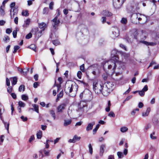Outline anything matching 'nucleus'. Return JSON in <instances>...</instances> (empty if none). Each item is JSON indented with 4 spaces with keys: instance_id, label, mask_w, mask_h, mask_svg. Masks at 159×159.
<instances>
[{
    "instance_id": "864d4df0",
    "label": "nucleus",
    "mask_w": 159,
    "mask_h": 159,
    "mask_svg": "<svg viewBox=\"0 0 159 159\" xmlns=\"http://www.w3.org/2000/svg\"><path fill=\"white\" fill-rule=\"evenodd\" d=\"M63 96V92L62 91H61L60 93L58 94L57 95V96H58V97H59L60 98H61V97H62Z\"/></svg>"
},
{
    "instance_id": "bb28decb",
    "label": "nucleus",
    "mask_w": 159,
    "mask_h": 159,
    "mask_svg": "<svg viewBox=\"0 0 159 159\" xmlns=\"http://www.w3.org/2000/svg\"><path fill=\"white\" fill-rule=\"evenodd\" d=\"M30 19H27L25 21V24L24 26L25 27L27 26L30 24Z\"/></svg>"
},
{
    "instance_id": "4c0bfd02",
    "label": "nucleus",
    "mask_w": 159,
    "mask_h": 159,
    "mask_svg": "<svg viewBox=\"0 0 159 159\" xmlns=\"http://www.w3.org/2000/svg\"><path fill=\"white\" fill-rule=\"evenodd\" d=\"M50 113L52 115L54 120L55 119L56 117L54 111L52 110L50 111Z\"/></svg>"
},
{
    "instance_id": "a18cd8bd",
    "label": "nucleus",
    "mask_w": 159,
    "mask_h": 159,
    "mask_svg": "<svg viewBox=\"0 0 159 159\" xmlns=\"http://www.w3.org/2000/svg\"><path fill=\"white\" fill-rule=\"evenodd\" d=\"M48 11V7L44 8L43 11V13L44 14H47Z\"/></svg>"
},
{
    "instance_id": "7c9ffc66",
    "label": "nucleus",
    "mask_w": 159,
    "mask_h": 159,
    "mask_svg": "<svg viewBox=\"0 0 159 159\" xmlns=\"http://www.w3.org/2000/svg\"><path fill=\"white\" fill-rule=\"evenodd\" d=\"M19 106L20 107H25V104L21 101H19L18 102Z\"/></svg>"
},
{
    "instance_id": "0e129e2a",
    "label": "nucleus",
    "mask_w": 159,
    "mask_h": 159,
    "mask_svg": "<svg viewBox=\"0 0 159 159\" xmlns=\"http://www.w3.org/2000/svg\"><path fill=\"white\" fill-rule=\"evenodd\" d=\"M83 122L82 121H80L76 123L75 125V126H77L81 125Z\"/></svg>"
},
{
    "instance_id": "ddd939ff",
    "label": "nucleus",
    "mask_w": 159,
    "mask_h": 159,
    "mask_svg": "<svg viewBox=\"0 0 159 159\" xmlns=\"http://www.w3.org/2000/svg\"><path fill=\"white\" fill-rule=\"evenodd\" d=\"M106 145L105 144H102L100 146L99 154L101 156H102L104 152V149L106 148Z\"/></svg>"
},
{
    "instance_id": "72a5a7b5",
    "label": "nucleus",
    "mask_w": 159,
    "mask_h": 159,
    "mask_svg": "<svg viewBox=\"0 0 159 159\" xmlns=\"http://www.w3.org/2000/svg\"><path fill=\"white\" fill-rule=\"evenodd\" d=\"M52 43L55 46L58 45L60 44L59 41L57 40H54L52 41Z\"/></svg>"
},
{
    "instance_id": "bf43d9fd",
    "label": "nucleus",
    "mask_w": 159,
    "mask_h": 159,
    "mask_svg": "<svg viewBox=\"0 0 159 159\" xmlns=\"http://www.w3.org/2000/svg\"><path fill=\"white\" fill-rule=\"evenodd\" d=\"M12 31V30L11 29H7L6 30V33L8 34H10Z\"/></svg>"
},
{
    "instance_id": "a19ab883",
    "label": "nucleus",
    "mask_w": 159,
    "mask_h": 159,
    "mask_svg": "<svg viewBox=\"0 0 159 159\" xmlns=\"http://www.w3.org/2000/svg\"><path fill=\"white\" fill-rule=\"evenodd\" d=\"M117 155L118 157V158H122L123 156V154L121 152H118Z\"/></svg>"
},
{
    "instance_id": "58836bf2",
    "label": "nucleus",
    "mask_w": 159,
    "mask_h": 159,
    "mask_svg": "<svg viewBox=\"0 0 159 159\" xmlns=\"http://www.w3.org/2000/svg\"><path fill=\"white\" fill-rule=\"evenodd\" d=\"M17 82V78L16 77H14L13 78V81L12 84L13 85H14L16 84Z\"/></svg>"
},
{
    "instance_id": "c03bdc74",
    "label": "nucleus",
    "mask_w": 159,
    "mask_h": 159,
    "mask_svg": "<svg viewBox=\"0 0 159 159\" xmlns=\"http://www.w3.org/2000/svg\"><path fill=\"white\" fill-rule=\"evenodd\" d=\"M82 75V73L81 71H79L78 72L77 76L79 79H80L81 78Z\"/></svg>"
},
{
    "instance_id": "6e6d98bb",
    "label": "nucleus",
    "mask_w": 159,
    "mask_h": 159,
    "mask_svg": "<svg viewBox=\"0 0 159 159\" xmlns=\"http://www.w3.org/2000/svg\"><path fill=\"white\" fill-rule=\"evenodd\" d=\"M78 81L79 83V84H83L84 86H86L87 85V84H86V83H85L83 81L79 80Z\"/></svg>"
},
{
    "instance_id": "cd10ccee",
    "label": "nucleus",
    "mask_w": 159,
    "mask_h": 159,
    "mask_svg": "<svg viewBox=\"0 0 159 159\" xmlns=\"http://www.w3.org/2000/svg\"><path fill=\"white\" fill-rule=\"evenodd\" d=\"M100 125L99 124L97 125L96 126V128L93 130V134H95L98 129L99 128Z\"/></svg>"
},
{
    "instance_id": "9d476101",
    "label": "nucleus",
    "mask_w": 159,
    "mask_h": 159,
    "mask_svg": "<svg viewBox=\"0 0 159 159\" xmlns=\"http://www.w3.org/2000/svg\"><path fill=\"white\" fill-rule=\"evenodd\" d=\"M112 37L113 38L116 37L119 35V30L117 27H114L112 29Z\"/></svg>"
},
{
    "instance_id": "dca6fc26",
    "label": "nucleus",
    "mask_w": 159,
    "mask_h": 159,
    "mask_svg": "<svg viewBox=\"0 0 159 159\" xmlns=\"http://www.w3.org/2000/svg\"><path fill=\"white\" fill-rule=\"evenodd\" d=\"M80 137H78L76 135H75L74 136L72 139H70V143H75L77 141L80 140Z\"/></svg>"
},
{
    "instance_id": "de8ad7c7",
    "label": "nucleus",
    "mask_w": 159,
    "mask_h": 159,
    "mask_svg": "<svg viewBox=\"0 0 159 159\" xmlns=\"http://www.w3.org/2000/svg\"><path fill=\"white\" fill-rule=\"evenodd\" d=\"M80 70L83 72H84L85 71V69L84 67V64H82L80 66Z\"/></svg>"
},
{
    "instance_id": "a211bd4d",
    "label": "nucleus",
    "mask_w": 159,
    "mask_h": 159,
    "mask_svg": "<svg viewBox=\"0 0 159 159\" xmlns=\"http://www.w3.org/2000/svg\"><path fill=\"white\" fill-rule=\"evenodd\" d=\"M66 107L65 104H61L59 105L57 107V111L58 112H61L62 111L65 109Z\"/></svg>"
},
{
    "instance_id": "8fccbe9b",
    "label": "nucleus",
    "mask_w": 159,
    "mask_h": 159,
    "mask_svg": "<svg viewBox=\"0 0 159 159\" xmlns=\"http://www.w3.org/2000/svg\"><path fill=\"white\" fill-rule=\"evenodd\" d=\"M140 43H143L147 45H149L151 44V43H148V42L146 41H140Z\"/></svg>"
},
{
    "instance_id": "7ed1b4c3",
    "label": "nucleus",
    "mask_w": 159,
    "mask_h": 159,
    "mask_svg": "<svg viewBox=\"0 0 159 159\" xmlns=\"http://www.w3.org/2000/svg\"><path fill=\"white\" fill-rule=\"evenodd\" d=\"M117 61L111 59L106 62L103 66V67L107 66L108 69H112L113 71V72H114L116 67V62Z\"/></svg>"
},
{
    "instance_id": "20e7f679",
    "label": "nucleus",
    "mask_w": 159,
    "mask_h": 159,
    "mask_svg": "<svg viewBox=\"0 0 159 159\" xmlns=\"http://www.w3.org/2000/svg\"><path fill=\"white\" fill-rule=\"evenodd\" d=\"M139 8V3L137 2H134L131 5L127 7L128 10L131 12H135L138 10Z\"/></svg>"
},
{
    "instance_id": "39448f33",
    "label": "nucleus",
    "mask_w": 159,
    "mask_h": 159,
    "mask_svg": "<svg viewBox=\"0 0 159 159\" xmlns=\"http://www.w3.org/2000/svg\"><path fill=\"white\" fill-rule=\"evenodd\" d=\"M113 5L115 8H120L124 2V0H113Z\"/></svg>"
},
{
    "instance_id": "5fc2aeb1",
    "label": "nucleus",
    "mask_w": 159,
    "mask_h": 159,
    "mask_svg": "<svg viewBox=\"0 0 159 159\" xmlns=\"http://www.w3.org/2000/svg\"><path fill=\"white\" fill-rule=\"evenodd\" d=\"M54 5L53 2H51L49 5V8L51 10L53 9V7Z\"/></svg>"
},
{
    "instance_id": "e433bc0d",
    "label": "nucleus",
    "mask_w": 159,
    "mask_h": 159,
    "mask_svg": "<svg viewBox=\"0 0 159 159\" xmlns=\"http://www.w3.org/2000/svg\"><path fill=\"white\" fill-rule=\"evenodd\" d=\"M155 134V132H153L150 135V138L152 139H156L157 138L156 137L153 136Z\"/></svg>"
},
{
    "instance_id": "a878e982",
    "label": "nucleus",
    "mask_w": 159,
    "mask_h": 159,
    "mask_svg": "<svg viewBox=\"0 0 159 159\" xmlns=\"http://www.w3.org/2000/svg\"><path fill=\"white\" fill-rule=\"evenodd\" d=\"M128 130V128L126 127H123L120 128V130L121 132L124 133L127 131Z\"/></svg>"
},
{
    "instance_id": "c756f323",
    "label": "nucleus",
    "mask_w": 159,
    "mask_h": 159,
    "mask_svg": "<svg viewBox=\"0 0 159 159\" xmlns=\"http://www.w3.org/2000/svg\"><path fill=\"white\" fill-rule=\"evenodd\" d=\"M25 86L23 85H21L19 88V91L20 92H23L25 90Z\"/></svg>"
},
{
    "instance_id": "6e6552de",
    "label": "nucleus",
    "mask_w": 159,
    "mask_h": 159,
    "mask_svg": "<svg viewBox=\"0 0 159 159\" xmlns=\"http://www.w3.org/2000/svg\"><path fill=\"white\" fill-rule=\"evenodd\" d=\"M80 107L79 108L78 111H81L82 113L85 110L84 108H87V105L85 102H81L80 103Z\"/></svg>"
},
{
    "instance_id": "b1692460",
    "label": "nucleus",
    "mask_w": 159,
    "mask_h": 159,
    "mask_svg": "<svg viewBox=\"0 0 159 159\" xmlns=\"http://www.w3.org/2000/svg\"><path fill=\"white\" fill-rule=\"evenodd\" d=\"M18 30V28H16V30L13 31L12 34L14 38H16V37L17 32Z\"/></svg>"
},
{
    "instance_id": "e2e57ef3",
    "label": "nucleus",
    "mask_w": 159,
    "mask_h": 159,
    "mask_svg": "<svg viewBox=\"0 0 159 159\" xmlns=\"http://www.w3.org/2000/svg\"><path fill=\"white\" fill-rule=\"evenodd\" d=\"M6 84L7 86H9L10 85V81L9 80L8 78H6Z\"/></svg>"
},
{
    "instance_id": "f257e3e1",
    "label": "nucleus",
    "mask_w": 159,
    "mask_h": 159,
    "mask_svg": "<svg viewBox=\"0 0 159 159\" xmlns=\"http://www.w3.org/2000/svg\"><path fill=\"white\" fill-rule=\"evenodd\" d=\"M93 88L94 91L96 93H102L103 95L104 85L101 80H94L93 82Z\"/></svg>"
},
{
    "instance_id": "ea45409f",
    "label": "nucleus",
    "mask_w": 159,
    "mask_h": 159,
    "mask_svg": "<svg viewBox=\"0 0 159 159\" xmlns=\"http://www.w3.org/2000/svg\"><path fill=\"white\" fill-rule=\"evenodd\" d=\"M121 22L123 24H125L127 22V19L125 18H123L121 20Z\"/></svg>"
},
{
    "instance_id": "6ab92c4d",
    "label": "nucleus",
    "mask_w": 159,
    "mask_h": 159,
    "mask_svg": "<svg viewBox=\"0 0 159 159\" xmlns=\"http://www.w3.org/2000/svg\"><path fill=\"white\" fill-rule=\"evenodd\" d=\"M39 28L42 29L43 30H44L46 28V24L44 22H42L39 24Z\"/></svg>"
},
{
    "instance_id": "1a4fd4ad",
    "label": "nucleus",
    "mask_w": 159,
    "mask_h": 159,
    "mask_svg": "<svg viewBox=\"0 0 159 159\" xmlns=\"http://www.w3.org/2000/svg\"><path fill=\"white\" fill-rule=\"evenodd\" d=\"M139 15H138L136 13H134L131 16V19L133 23H137L138 17Z\"/></svg>"
},
{
    "instance_id": "774afa93",
    "label": "nucleus",
    "mask_w": 159,
    "mask_h": 159,
    "mask_svg": "<svg viewBox=\"0 0 159 159\" xmlns=\"http://www.w3.org/2000/svg\"><path fill=\"white\" fill-rule=\"evenodd\" d=\"M34 135H32L31 136L30 138L29 139V142H31L32 140H34Z\"/></svg>"
},
{
    "instance_id": "338daca9",
    "label": "nucleus",
    "mask_w": 159,
    "mask_h": 159,
    "mask_svg": "<svg viewBox=\"0 0 159 159\" xmlns=\"http://www.w3.org/2000/svg\"><path fill=\"white\" fill-rule=\"evenodd\" d=\"M16 5L15 3V2H12L10 5V7L11 8H15L14 7Z\"/></svg>"
},
{
    "instance_id": "c85d7f7f",
    "label": "nucleus",
    "mask_w": 159,
    "mask_h": 159,
    "mask_svg": "<svg viewBox=\"0 0 159 159\" xmlns=\"http://www.w3.org/2000/svg\"><path fill=\"white\" fill-rule=\"evenodd\" d=\"M42 132L41 131H39L37 134V137L38 139H40L42 137Z\"/></svg>"
},
{
    "instance_id": "473e14b6",
    "label": "nucleus",
    "mask_w": 159,
    "mask_h": 159,
    "mask_svg": "<svg viewBox=\"0 0 159 159\" xmlns=\"http://www.w3.org/2000/svg\"><path fill=\"white\" fill-rule=\"evenodd\" d=\"M3 123H4L5 127L6 128V129L7 130L8 133H9V123H8L7 124V126L6 127V125L7 124L6 122H5L3 121Z\"/></svg>"
},
{
    "instance_id": "f3484780",
    "label": "nucleus",
    "mask_w": 159,
    "mask_h": 159,
    "mask_svg": "<svg viewBox=\"0 0 159 159\" xmlns=\"http://www.w3.org/2000/svg\"><path fill=\"white\" fill-rule=\"evenodd\" d=\"M151 111V108L150 107H148L146 111V112H143L142 113V115L143 117L147 116H148L150 112Z\"/></svg>"
},
{
    "instance_id": "f8f14e48",
    "label": "nucleus",
    "mask_w": 159,
    "mask_h": 159,
    "mask_svg": "<svg viewBox=\"0 0 159 159\" xmlns=\"http://www.w3.org/2000/svg\"><path fill=\"white\" fill-rule=\"evenodd\" d=\"M148 89L147 85H145L142 90L138 91V92L139 94L142 97L144 96L145 94V92L147 91Z\"/></svg>"
},
{
    "instance_id": "412c9836",
    "label": "nucleus",
    "mask_w": 159,
    "mask_h": 159,
    "mask_svg": "<svg viewBox=\"0 0 159 159\" xmlns=\"http://www.w3.org/2000/svg\"><path fill=\"white\" fill-rule=\"evenodd\" d=\"M58 80L60 83V84L57 85V91H58L60 88V85L62 83V79L61 77H60L58 78Z\"/></svg>"
},
{
    "instance_id": "4be33fe9",
    "label": "nucleus",
    "mask_w": 159,
    "mask_h": 159,
    "mask_svg": "<svg viewBox=\"0 0 159 159\" xmlns=\"http://www.w3.org/2000/svg\"><path fill=\"white\" fill-rule=\"evenodd\" d=\"M103 14L107 16H110L112 15V13L107 11H103Z\"/></svg>"
},
{
    "instance_id": "4d7b16f0",
    "label": "nucleus",
    "mask_w": 159,
    "mask_h": 159,
    "mask_svg": "<svg viewBox=\"0 0 159 159\" xmlns=\"http://www.w3.org/2000/svg\"><path fill=\"white\" fill-rule=\"evenodd\" d=\"M70 124V121L68 120V121H66V120H65V122H64V126H67L68 125H69Z\"/></svg>"
},
{
    "instance_id": "5701e85b",
    "label": "nucleus",
    "mask_w": 159,
    "mask_h": 159,
    "mask_svg": "<svg viewBox=\"0 0 159 159\" xmlns=\"http://www.w3.org/2000/svg\"><path fill=\"white\" fill-rule=\"evenodd\" d=\"M3 40L5 43L8 42L10 40V38L7 35L4 36L3 39Z\"/></svg>"
},
{
    "instance_id": "4468645a",
    "label": "nucleus",
    "mask_w": 159,
    "mask_h": 159,
    "mask_svg": "<svg viewBox=\"0 0 159 159\" xmlns=\"http://www.w3.org/2000/svg\"><path fill=\"white\" fill-rule=\"evenodd\" d=\"M17 10L15 8H11L10 12H11V18L12 19L14 18V16L17 13Z\"/></svg>"
},
{
    "instance_id": "37998d69",
    "label": "nucleus",
    "mask_w": 159,
    "mask_h": 159,
    "mask_svg": "<svg viewBox=\"0 0 159 159\" xmlns=\"http://www.w3.org/2000/svg\"><path fill=\"white\" fill-rule=\"evenodd\" d=\"M22 15L25 16H27L29 15V13L27 11H23L22 12Z\"/></svg>"
},
{
    "instance_id": "f704fd0d",
    "label": "nucleus",
    "mask_w": 159,
    "mask_h": 159,
    "mask_svg": "<svg viewBox=\"0 0 159 159\" xmlns=\"http://www.w3.org/2000/svg\"><path fill=\"white\" fill-rule=\"evenodd\" d=\"M29 47L35 52H36L35 46L34 44H31Z\"/></svg>"
},
{
    "instance_id": "49530a36",
    "label": "nucleus",
    "mask_w": 159,
    "mask_h": 159,
    "mask_svg": "<svg viewBox=\"0 0 159 159\" xmlns=\"http://www.w3.org/2000/svg\"><path fill=\"white\" fill-rule=\"evenodd\" d=\"M108 116L110 117H115V114L112 111H111L108 114Z\"/></svg>"
},
{
    "instance_id": "393cba45",
    "label": "nucleus",
    "mask_w": 159,
    "mask_h": 159,
    "mask_svg": "<svg viewBox=\"0 0 159 159\" xmlns=\"http://www.w3.org/2000/svg\"><path fill=\"white\" fill-rule=\"evenodd\" d=\"M21 99L24 101H26L28 99V97L26 95L23 94L21 96Z\"/></svg>"
},
{
    "instance_id": "aec40b11",
    "label": "nucleus",
    "mask_w": 159,
    "mask_h": 159,
    "mask_svg": "<svg viewBox=\"0 0 159 159\" xmlns=\"http://www.w3.org/2000/svg\"><path fill=\"white\" fill-rule=\"evenodd\" d=\"M4 8V6H2L0 7V13L2 16H4L5 15Z\"/></svg>"
},
{
    "instance_id": "0eeeda50",
    "label": "nucleus",
    "mask_w": 159,
    "mask_h": 159,
    "mask_svg": "<svg viewBox=\"0 0 159 159\" xmlns=\"http://www.w3.org/2000/svg\"><path fill=\"white\" fill-rule=\"evenodd\" d=\"M117 52L116 49L112 50L111 53V59L115 60V61H118L119 57L117 55Z\"/></svg>"
},
{
    "instance_id": "680f3d73",
    "label": "nucleus",
    "mask_w": 159,
    "mask_h": 159,
    "mask_svg": "<svg viewBox=\"0 0 159 159\" xmlns=\"http://www.w3.org/2000/svg\"><path fill=\"white\" fill-rule=\"evenodd\" d=\"M44 154L46 156H48L49 155V151H46L45 150L43 151Z\"/></svg>"
},
{
    "instance_id": "69168bd1",
    "label": "nucleus",
    "mask_w": 159,
    "mask_h": 159,
    "mask_svg": "<svg viewBox=\"0 0 159 159\" xmlns=\"http://www.w3.org/2000/svg\"><path fill=\"white\" fill-rule=\"evenodd\" d=\"M12 88L11 87H9L7 89V92L9 93H11L12 92Z\"/></svg>"
},
{
    "instance_id": "3c124183",
    "label": "nucleus",
    "mask_w": 159,
    "mask_h": 159,
    "mask_svg": "<svg viewBox=\"0 0 159 159\" xmlns=\"http://www.w3.org/2000/svg\"><path fill=\"white\" fill-rule=\"evenodd\" d=\"M32 34L31 33H29L26 36L25 38L27 39H28L31 38L32 37Z\"/></svg>"
},
{
    "instance_id": "2eb2a0df",
    "label": "nucleus",
    "mask_w": 159,
    "mask_h": 159,
    "mask_svg": "<svg viewBox=\"0 0 159 159\" xmlns=\"http://www.w3.org/2000/svg\"><path fill=\"white\" fill-rule=\"evenodd\" d=\"M95 122L94 121L89 123L86 127V130L87 131L90 130L92 129L93 126L94 125Z\"/></svg>"
},
{
    "instance_id": "f03ea898",
    "label": "nucleus",
    "mask_w": 159,
    "mask_h": 159,
    "mask_svg": "<svg viewBox=\"0 0 159 159\" xmlns=\"http://www.w3.org/2000/svg\"><path fill=\"white\" fill-rule=\"evenodd\" d=\"M113 86L114 84L111 82H108L106 83L105 86H104L103 95L105 96L108 95L110 90H111V88Z\"/></svg>"
},
{
    "instance_id": "79ce46f5",
    "label": "nucleus",
    "mask_w": 159,
    "mask_h": 159,
    "mask_svg": "<svg viewBox=\"0 0 159 159\" xmlns=\"http://www.w3.org/2000/svg\"><path fill=\"white\" fill-rule=\"evenodd\" d=\"M20 48V47L18 46H15L14 47V50L13 51V53H15Z\"/></svg>"
},
{
    "instance_id": "423d86ee",
    "label": "nucleus",
    "mask_w": 159,
    "mask_h": 159,
    "mask_svg": "<svg viewBox=\"0 0 159 159\" xmlns=\"http://www.w3.org/2000/svg\"><path fill=\"white\" fill-rule=\"evenodd\" d=\"M78 88V86L76 83L73 81H72L71 82V87L70 88V93L73 91L75 93V94L74 95H71V97H74L75 96V93L77 91Z\"/></svg>"
},
{
    "instance_id": "052dcab7",
    "label": "nucleus",
    "mask_w": 159,
    "mask_h": 159,
    "mask_svg": "<svg viewBox=\"0 0 159 159\" xmlns=\"http://www.w3.org/2000/svg\"><path fill=\"white\" fill-rule=\"evenodd\" d=\"M20 118L24 121H25L27 120V117H25L24 116H21Z\"/></svg>"
},
{
    "instance_id": "13d9d810",
    "label": "nucleus",
    "mask_w": 159,
    "mask_h": 159,
    "mask_svg": "<svg viewBox=\"0 0 159 159\" xmlns=\"http://www.w3.org/2000/svg\"><path fill=\"white\" fill-rule=\"evenodd\" d=\"M138 34V32L137 31H135L134 33V38L135 39H137V36Z\"/></svg>"
},
{
    "instance_id": "9b49d317",
    "label": "nucleus",
    "mask_w": 159,
    "mask_h": 159,
    "mask_svg": "<svg viewBox=\"0 0 159 159\" xmlns=\"http://www.w3.org/2000/svg\"><path fill=\"white\" fill-rule=\"evenodd\" d=\"M60 20L57 19V16H56L55 18L53 20L52 25L54 28L56 29L60 23Z\"/></svg>"
},
{
    "instance_id": "2f4dec72",
    "label": "nucleus",
    "mask_w": 159,
    "mask_h": 159,
    "mask_svg": "<svg viewBox=\"0 0 159 159\" xmlns=\"http://www.w3.org/2000/svg\"><path fill=\"white\" fill-rule=\"evenodd\" d=\"M33 106L34 107L35 111L37 113L39 112V107L37 105L34 104L33 105Z\"/></svg>"
},
{
    "instance_id": "c9c22d12",
    "label": "nucleus",
    "mask_w": 159,
    "mask_h": 159,
    "mask_svg": "<svg viewBox=\"0 0 159 159\" xmlns=\"http://www.w3.org/2000/svg\"><path fill=\"white\" fill-rule=\"evenodd\" d=\"M89 153L91 154H92L93 153V148L91 144H89Z\"/></svg>"
},
{
    "instance_id": "603ef678",
    "label": "nucleus",
    "mask_w": 159,
    "mask_h": 159,
    "mask_svg": "<svg viewBox=\"0 0 159 159\" xmlns=\"http://www.w3.org/2000/svg\"><path fill=\"white\" fill-rule=\"evenodd\" d=\"M4 136L2 135L0 136V144H1L3 142L4 140Z\"/></svg>"
},
{
    "instance_id": "09e8293b",
    "label": "nucleus",
    "mask_w": 159,
    "mask_h": 159,
    "mask_svg": "<svg viewBox=\"0 0 159 159\" xmlns=\"http://www.w3.org/2000/svg\"><path fill=\"white\" fill-rule=\"evenodd\" d=\"M29 68H26L24 69V70L23 71V73L24 75H26L27 73L29 71Z\"/></svg>"
}]
</instances>
